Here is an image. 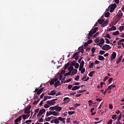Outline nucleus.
<instances>
[{"mask_svg":"<svg viewBox=\"0 0 124 124\" xmlns=\"http://www.w3.org/2000/svg\"><path fill=\"white\" fill-rule=\"evenodd\" d=\"M83 68H84V66H82L80 65L79 68V71H81V70H82Z\"/></svg>","mask_w":124,"mask_h":124,"instance_id":"nucleus-46","label":"nucleus"},{"mask_svg":"<svg viewBox=\"0 0 124 124\" xmlns=\"http://www.w3.org/2000/svg\"><path fill=\"white\" fill-rule=\"evenodd\" d=\"M109 22V20L107 19L102 24V27H106L107 25H108V23Z\"/></svg>","mask_w":124,"mask_h":124,"instance_id":"nucleus-12","label":"nucleus"},{"mask_svg":"<svg viewBox=\"0 0 124 124\" xmlns=\"http://www.w3.org/2000/svg\"><path fill=\"white\" fill-rule=\"evenodd\" d=\"M44 95H45V93H42L40 96V98L41 99L43 98V96H44Z\"/></svg>","mask_w":124,"mask_h":124,"instance_id":"nucleus-59","label":"nucleus"},{"mask_svg":"<svg viewBox=\"0 0 124 124\" xmlns=\"http://www.w3.org/2000/svg\"><path fill=\"white\" fill-rule=\"evenodd\" d=\"M75 68L78 69L79 68V63H76L75 65Z\"/></svg>","mask_w":124,"mask_h":124,"instance_id":"nucleus-34","label":"nucleus"},{"mask_svg":"<svg viewBox=\"0 0 124 124\" xmlns=\"http://www.w3.org/2000/svg\"><path fill=\"white\" fill-rule=\"evenodd\" d=\"M78 106H80V104L77 103L76 104L74 105V107H75V108L78 107Z\"/></svg>","mask_w":124,"mask_h":124,"instance_id":"nucleus-57","label":"nucleus"},{"mask_svg":"<svg viewBox=\"0 0 124 124\" xmlns=\"http://www.w3.org/2000/svg\"><path fill=\"white\" fill-rule=\"evenodd\" d=\"M79 78H80V76H77L75 78V80H76V81H77V80H79Z\"/></svg>","mask_w":124,"mask_h":124,"instance_id":"nucleus-56","label":"nucleus"},{"mask_svg":"<svg viewBox=\"0 0 124 124\" xmlns=\"http://www.w3.org/2000/svg\"><path fill=\"white\" fill-rule=\"evenodd\" d=\"M45 112H46V110H45V109L43 108L40 109L39 110L38 114L37 115V118H39V117H40V116H41L43 114H44Z\"/></svg>","mask_w":124,"mask_h":124,"instance_id":"nucleus-3","label":"nucleus"},{"mask_svg":"<svg viewBox=\"0 0 124 124\" xmlns=\"http://www.w3.org/2000/svg\"><path fill=\"white\" fill-rule=\"evenodd\" d=\"M71 74V72L69 71L68 73L64 74V77H66V76H68V75H70Z\"/></svg>","mask_w":124,"mask_h":124,"instance_id":"nucleus-31","label":"nucleus"},{"mask_svg":"<svg viewBox=\"0 0 124 124\" xmlns=\"http://www.w3.org/2000/svg\"><path fill=\"white\" fill-rule=\"evenodd\" d=\"M21 120H22V116H19L14 121V123H19V122L21 121Z\"/></svg>","mask_w":124,"mask_h":124,"instance_id":"nucleus-14","label":"nucleus"},{"mask_svg":"<svg viewBox=\"0 0 124 124\" xmlns=\"http://www.w3.org/2000/svg\"><path fill=\"white\" fill-rule=\"evenodd\" d=\"M90 35H91L93 36V34H94V33L93 32V29H92L89 32V34Z\"/></svg>","mask_w":124,"mask_h":124,"instance_id":"nucleus-29","label":"nucleus"},{"mask_svg":"<svg viewBox=\"0 0 124 124\" xmlns=\"http://www.w3.org/2000/svg\"><path fill=\"white\" fill-rule=\"evenodd\" d=\"M104 42H105L104 39L101 38L100 40V42L99 43V44H104Z\"/></svg>","mask_w":124,"mask_h":124,"instance_id":"nucleus-23","label":"nucleus"},{"mask_svg":"<svg viewBox=\"0 0 124 124\" xmlns=\"http://www.w3.org/2000/svg\"><path fill=\"white\" fill-rule=\"evenodd\" d=\"M49 109L50 110V111H54V110H55V107H51Z\"/></svg>","mask_w":124,"mask_h":124,"instance_id":"nucleus-42","label":"nucleus"},{"mask_svg":"<svg viewBox=\"0 0 124 124\" xmlns=\"http://www.w3.org/2000/svg\"><path fill=\"white\" fill-rule=\"evenodd\" d=\"M72 80V78H69L68 79H67L66 80V82H64V84H65V83H69V82L71 81V80Z\"/></svg>","mask_w":124,"mask_h":124,"instance_id":"nucleus-38","label":"nucleus"},{"mask_svg":"<svg viewBox=\"0 0 124 124\" xmlns=\"http://www.w3.org/2000/svg\"><path fill=\"white\" fill-rule=\"evenodd\" d=\"M63 101H64L65 103H68L70 101V99L69 97H65L63 98Z\"/></svg>","mask_w":124,"mask_h":124,"instance_id":"nucleus-16","label":"nucleus"},{"mask_svg":"<svg viewBox=\"0 0 124 124\" xmlns=\"http://www.w3.org/2000/svg\"><path fill=\"white\" fill-rule=\"evenodd\" d=\"M116 57H117V53L115 52H112V54L110 56V61H113L116 59Z\"/></svg>","mask_w":124,"mask_h":124,"instance_id":"nucleus-5","label":"nucleus"},{"mask_svg":"<svg viewBox=\"0 0 124 124\" xmlns=\"http://www.w3.org/2000/svg\"><path fill=\"white\" fill-rule=\"evenodd\" d=\"M121 118H122V113H121V114L119 115L117 120H118V121H121Z\"/></svg>","mask_w":124,"mask_h":124,"instance_id":"nucleus-55","label":"nucleus"},{"mask_svg":"<svg viewBox=\"0 0 124 124\" xmlns=\"http://www.w3.org/2000/svg\"><path fill=\"white\" fill-rule=\"evenodd\" d=\"M109 16H110V13L107 12L105 14V17H106V18H108Z\"/></svg>","mask_w":124,"mask_h":124,"instance_id":"nucleus-26","label":"nucleus"},{"mask_svg":"<svg viewBox=\"0 0 124 124\" xmlns=\"http://www.w3.org/2000/svg\"><path fill=\"white\" fill-rule=\"evenodd\" d=\"M117 16L118 17V20H121L123 17V13L122 12V11H119V13L117 15Z\"/></svg>","mask_w":124,"mask_h":124,"instance_id":"nucleus-7","label":"nucleus"},{"mask_svg":"<svg viewBox=\"0 0 124 124\" xmlns=\"http://www.w3.org/2000/svg\"><path fill=\"white\" fill-rule=\"evenodd\" d=\"M109 109H110V110H112V109H113V105L109 104V106H108Z\"/></svg>","mask_w":124,"mask_h":124,"instance_id":"nucleus-63","label":"nucleus"},{"mask_svg":"<svg viewBox=\"0 0 124 124\" xmlns=\"http://www.w3.org/2000/svg\"><path fill=\"white\" fill-rule=\"evenodd\" d=\"M102 49L105 51H108V50H110V49H111V46L108 45H105L102 47Z\"/></svg>","mask_w":124,"mask_h":124,"instance_id":"nucleus-2","label":"nucleus"},{"mask_svg":"<svg viewBox=\"0 0 124 124\" xmlns=\"http://www.w3.org/2000/svg\"><path fill=\"white\" fill-rule=\"evenodd\" d=\"M47 104L48 105H55V104L56 103L55 101H53L52 100H48L46 101Z\"/></svg>","mask_w":124,"mask_h":124,"instance_id":"nucleus-8","label":"nucleus"},{"mask_svg":"<svg viewBox=\"0 0 124 124\" xmlns=\"http://www.w3.org/2000/svg\"><path fill=\"white\" fill-rule=\"evenodd\" d=\"M44 108H49L50 107V105H48V104H46L44 106Z\"/></svg>","mask_w":124,"mask_h":124,"instance_id":"nucleus-39","label":"nucleus"},{"mask_svg":"<svg viewBox=\"0 0 124 124\" xmlns=\"http://www.w3.org/2000/svg\"><path fill=\"white\" fill-rule=\"evenodd\" d=\"M97 22L99 25H102L104 22V19L100 18L98 20Z\"/></svg>","mask_w":124,"mask_h":124,"instance_id":"nucleus-15","label":"nucleus"},{"mask_svg":"<svg viewBox=\"0 0 124 124\" xmlns=\"http://www.w3.org/2000/svg\"><path fill=\"white\" fill-rule=\"evenodd\" d=\"M88 102H89V106H91V105H92V104H93V101L92 100H89V101H88Z\"/></svg>","mask_w":124,"mask_h":124,"instance_id":"nucleus-53","label":"nucleus"},{"mask_svg":"<svg viewBox=\"0 0 124 124\" xmlns=\"http://www.w3.org/2000/svg\"><path fill=\"white\" fill-rule=\"evenodd\" d=\"M120 34V32L119 31H117L113 32V35H118V34Z\"/></svg>","mask_w":124,"mask_h":124,"instance_id":"nucleus-30","label":"nucleus"},{"mask_svg":"<svg viewBox=\"0 0 124 124\" xmlns=\"http://www.w3.org/2000/svg\"><path fill=\"white\" fill-rule=\"evenodd\" d=\"M31 106H29L25 110L24 113L25 114H30L31 113Z\"/></svg>","mask_w":124,"mask_h":124,"instance_id":"nucleus-4","label":"nucleus"},{"mask_svg":"<svg viewBox=\"0 0 124 124\" xmlns=\"http://www.w3.org/2000/svg\"><path fill=\"white\" fill-rule=\"evenodd\" d=\"M59 123L60 121H59V119H54V124H59Z\"/></svg>","mask_w":124,"mask_h":124,"instance_id":"nucleus-35","label":"nucleus"},{"mask_svg":"<svg viewBox=\"0 0 124 124\" xmlns=\"http://www.w3.org/2000/svg\"><path fill=\"white\" fill-rule=\"evenodd\" d=\"M60 85H61V82L60 81H56L54 84V87L57 88V87H58Z\"/></svg>","mask_w":124,"mask_h":124,"instance_id":"nucleus-19","label":"nucleus"},{"mask_svg":"<svg viewBox=\"0 0 124 124\" xmlns=\"http://www.w3.org/2000/svg\"><path fill=\"white\" fill-rule=\"evenodd\" d=\"M105 53V51H104V50H100L99 51V54L100 55H103V54Z\"/></svg>","mask_w":124,"mask_h":124,"instance_id":"nucleus-41","label":"nucleus"},{"mask_svg":"<svg viewBox=\"0 0 124 124\" xmlns=\"http://www.w3.org/2000/svg\"><path fill=\"white\" fill-rule=\"evenodd\" d=\"M37 103H38V101H34L33 103V105H37Z\"/></svg>","mask_w":124,"mask_h":124,"instance_id":"nucleus-62","label":"nucleus"},{"mask_svg":"<svg viewBox=\"0 0 124 124\" xmlns=\"http://www.w3.org/2000/svg\"><path fill=\"white\" fill-rule=\"evenodd\" d=\"M124 26H121L119 28L120 31H124Z\"/></svg>","mask_w":124,"mask_h":124,"instance_id":"nucleus-36","label":"nucleus"},{"mask_svg":"<svg viewBox=\"0 0 124 124\" xmlns=\"http://www.w3.org/2000/svg\"><path fill=\"white\" fill-rule=\"evenodd\" d=\"M112 123H113V120L110 119L108 121L107 124H112Z\"/></svg>","mask_w":124,"mask_h":124,"instance_id":"nucleus-48","label":"nucleus"},{"mask_svg":"<svg viewBox=\"0 0 124 124\" xmlns=\"http://www.w3.org/2000/svg\"><path fill=\"white\" fill-rule=\"evenodd\" d=\"M80 88H81V86H74L72 89V91H76V90H78V89H80Z\"/></svg>","mask_w":124,"mask_h":124,"instance_id":"nucleus-17","label":"nucleus"},{"mask_svg":"<svg viewBox=\"0 0 124 124\" xmlns=\"http://www.w3.org/2000/svg\"><path fill=\"white\" fill-rule=\"evenodd\" d=\"M74 67L71 66L68 68V70H69V71H70L71 72L72 71V70H74Z\"/></svg>","mask_w":124,"mask_h":124,"instance_id":"nucleus-27","label":"nucleus"},{"mask_svg":"<svg viewBox=\"0 0 124 124\" xmlns=\"http://www.w3.org/2000/svg\"><path fill=\"white\" fill-rule=\"evenodd\" d=\"M87 42L89 44H91V43H93V40H89Z\"/></svg>","mask_w":124,"mask_h":124,"instance_id":"nucleus-61","label":"nucleus"},{"mask_svg":"<svg viewBox=\"0 0 124 124\" xmlns=\"http://www.w3.org/2000/svg\"><path fill=\"white\" fill-rule=\"evenodd\" d=\"M116 7H117V4L115 3L111 4L108 6L107 10H109V12H110V13H112V12H113V11L115 10V9H116Z\"/></svg>","mask_w":124,"mask_h":124,"instance_id":"nucleus-1","label":"nucleus"},{"mask_svg":"<svg viewBox=\"0 0 124 124\" xmlns=\"http://www.w3.org/2000/svg\"><path fill=\"white\" fill-rule=\"evenodd\" d=\"M108 91H110V90H112V85L108 86Z\"/></svg>","mask_w":124,"mask_h":124,"instance_id":"nucleus-52","label":"nucleus"},{"mask_svg":"<svg viewBox=\"0 0 124 124\" xmlns=\"http://www.w3.org/2000/svg\"><path fill=\"white\" fill-rule=\"evenodd\" d=\"M63 82H66L65 81V77H64V78H63L61 81V83L62 84H63Z\"/></svg>","mask_w":124,"mask_h":124,"instance_id":"nucleus-51","label":"nucleus"},{"mask_svg":"<svg viewBox=\"0 0 124 124\" xmlns=\"http://www.w3.org/2000/svg\"><path fill=\"white\" fill-rule=\"evenodd\" d=\"M55 79H52L50 82V85H54V84H55Z\"/></svg>","mask_w":124,"mask_h":124,"instance_id":"nucleus-37","label":"nucleus"},{"mask_svg":"<svg viewBox=\"0 0 124 124\" xmlns=\"http://www.w3.org/2000/svg\"><path fill=\"white\" fill-rule=\"evenodd\" d=\"M93 29V31L94 33H95L96 32V31H97V30H98V28L97 27H95L94 29Z\"/></svg>","mask_w":124,"mask_h":124,"instance_id":"nucleus-28","label":"nucleus"},{"mask_svg":"<svg viewBox=\"0 0 124 124\" xmlns=\"http://www.w3.org/2000/svg\"><path fill=\"white\" fill-rule=\"evenodd\" d=\"M90 78L89 77H86V76H84L83 78H81V80H83L84 81H88L89 80Z\"/></svg>","mask_w":124,"mask_h":124,"instance_id":"nucleus-13","label":"nucleus"},{"mask_svg":"<svg viewBox=\"0 0 124 124\" xmlns=\"http://www.w3.org/2000/svg\"><path fill=\"white\" fill-rule=\"evenodd\" d=\"M98 58H99V61H104V60L105 59L104 57H103L101 55H99Z\"/></svg>","mask_w":124,"mask_h":124,"instance_id":"nucleus-22","label":"nucleus"},{"mask_svg":"<svg viewBox=\"0 0 124 124\" xmlns=\"http://www.w3.org/2000/svg\"><path fill=\"white\" fill-rule=\"evenodd\" d=\"M95 72L94 71H92L89 73L88 76H90V77H93V74H94Z\"/></svg>","mask_w":124,"mask_h":124,"instance_id":"nucleus-21","label":"nucleus"},{"mask_svg":"<svg viewBox=\"0 0 124 124\" xmlns=\"http://www.w3.org/2000/svg\"><path fill=\"white\" fill-rule=\"evenodd\" d=\"M108 78H109V77H105V78L103 79L104 82H105L107 80H108Z\"/></svg>","mask_w":124,"mask_h":124,"instance_id":"nucleus-60","label":"nucleus"},{"mask_svg":"<svg viewBox=\"0 0 124 124\" xmlns=\"http://www.w3.org/2000/svg\"><path fill=\"white\" fill-rule=\"evenodd\" d=\"M72 87H73L72 85H68V89L70 90V89H71L72 88Z\"/></svg>","mask_w":124,"mask_h":124,"instance_id":"nucleus-64","label":"nucleus"},{"mask_svg":"<svg viewBox=\"0 0 124 124\" xmlns=\"http://www.w3.org/2000/svg\"><path fill=\"white\" fill-rule=\"evenodd\" d=\"M116 118H117V115H116V114L113 115L111 117V118H112L113 120H115V119H116Z\"/></svg>","mask_w":124,"mask_h":124,"instance_id":"nucleus-54","label":"nucleus"},{"mask_svg":"<svg viewBox=\"0 0 124 124\" xmlns=\"http://www.w3.org/2000/svg\"><path fill=\"white\" fill-rule=\"evenodd\" d=\"M93 64H94V63L92 62V63L89 65V67H90V68H93Z\"/></svg>","mask_w":124,"mask_h":124,"instance_id":"nucleus-43","label":"nucleus"},{"mask_svg":"<svg viewBox=\"0 0 124 124\" xmlns=\"http://www.w3.org/2000/svg\"><path fill=\"white\" fill-rule=\"evenodd\" d=\"M84 64H85V62H84V61H82L80 63V65L84 66Z\"/></svg>","mask_w":124,"mask_h":124,"instance_id":"nucleus-49","label":"nucleus"},{"mask_svg":"<svg viewBox=\"0 0 124 124\" xmlns=\"http://www.w3.org/2000/svg\"><path fill=\"white\" fill-rule=\"evenodd\" d=\"M99 34V32H96L94 35H93V37L95 38V37H96L97 35H98Z\"/></svg>","mask_w":124,"mask_h":124,"instance_id":"nucleus-50","label":"nucleus"},{"mask_svg":"<svg viewBox=\"0 0 124 124\" xmlns=\"http://www.w3.org/2000/svg\"><path fill=\"white\" fill-rule=\"evenodd\" d=\"M44 88H42L41 89H40L37 92V94H40V93H42V92H43V90H44Z\"/></svg>","mask_w":124,"mask_h":124,"instance_id":"nucleus-20","label":"nucleus"},{"mask_svg":"<svg viewBox=\"0 0 124 124\" xmlns=\"http://www.w3.org/2000/svg\"><path fill=\"white\" fill-rule=\"evenodd\" d=\"M64 120H65V119L62 118V117H58V120L60 121V122H62V123L63 124H64V123H65V121H64Z\"/></svg>","mask_w":124,"mask_h":124,"instance_id":"nucleus-18","label":"nucleus"},{"mask_svg":"<svg viewBox=\"0 0 124 124\" xmlns=\"http://www.w3.org/2000/svg\"><path fill=\"white\" fill-rule=\"evenodd\" d=\"M23 120H26V119H28L27 115L24 114L21 116Z\"/></svg>","mask_w":124,"mask_h":124,"instance_id":"nucleus-33","label":"nucleus"},{"mask_svg":"<svg viewBox=\"0 0 124 124\" xmlns=\"http://www.w3.org/2000/svg\"><path fill=\"white\" fill-rule=\"evenodd\" d=\"M64 73H65V70H63L61 71L60 74L61 75H62V74H64Z\"/></svg>","mask_w":124,"mask_h":124,"instance_id":"nucleus-58","label":"nucleus"},{"mask_svg":"<svg viewBox=\"0 0 124 124\" xmlns=\"http://www.w3.org/2000/svg\"><path fill=\"white\" fill-rule=\"evenodd\" d=\"M55 110L57 111V112H61L62 111V108L61 107H58V106H55Z\"/></svg>","mask_w":124,"mask_h":124,"instance_id":"nucleus-9","label":"nucleus"},{"mask_svg":"<svg viewBox=\"0 0 124 124\" xmlns=\"http://www.w3.org/2000/svg\"><path fill=\"white\" fill-rule=\"evenodd\" d=\"M77 71H78L77 69H74L72 73V75L77 74Z\"/></svg>","mask_w":124,"mask_h":124,"instance_id":"nucleus-24","label":"nucleus"},{"mask_svg":"<svg viewBox=\"0 0 124 124\" xmlns=\"http://www.w3.org/2000/svg\"><path fill=\"white\" fill-rule=\"evenodd\" d=\"M68 67V63L65 64L64 67V69L65 70H66L67 69V68Z\"/></svg>","mask_w":124,"mask_h":124,"instance_id":"nucleus-40","label":"nucleus"},{"mask_svg":"<svg viewBox=\"0 0 124 124\" xmlns=\"http://www.w3.org/2000/svg\"><path fill=\"white\" fill-rule=\"evenodd\" d=\"M122 59H123V55H120L118 58V60L116 61L117 64H119L122 61Z\"/></svg>","mask_w":124,"mask_h":124,"instance_id":"nucleus-10","label":"nucleus"},{"mask_svg":"<svg viewBox=\"0 0 124 124\" xmlns=\"http://www.w3.org/2000/svg\"><path fill=\"white\" fill-rule=\"evenodd\" d=\"M79 54H80V52H79V51L76 52L73 56V58H75V60L76 61H78V59H79V56H78V55H79Z\"/></svg>","mask_w":124,"mask_h":124,"instance_id":"nucleus-6","label":"nucleus"},{"mask_svg":"<svg viewBox=\"0 0 124 124\" xmlns=\"http://www.w3.org/2000/svg\"><path fill=\"white\" fill-rule=\"evenodd\" d=\"M48 95H55L56 94V91L55 90H52L50 93H47Z\"/></svg>","mask_w":124,"mask_h":124,"instance_id":"nucleus-11","label":"nucleus"},{"mask_svg":"<svg viewBox=\"0 0 124 124\" xmlns=\"http://www.w3.org/2000/svg\"><path fill=\"white\" fill-rule=\"evenodd\" d=\"M105 40H106V43H107V44H109V43H110V41H109L108 38H105Z\"/></svg>","mask_w":124,"mask_h":124,"instance_id":"nucleus-45","label":"nucleus"},{"mask_svg":"<svg viewBox=\"0 0 124 124\" xmlns=\"http://www.w3.org/2000/svg\"><path fill=\"white\" fill-rule=\"evenodd\" d=\"M68 113L69 115H73V114H75V111H69Z\"/></svg>","mask_w":124,"mask_h":124,"instance_id":"nucleus-47","label":"nucleus"},{"mask_svg":"<svg viewBox=\"0 0 124 124\" xmlns=\"http://www.w3.org/2000/svg\"><path fill=\"white\" fill-rule=\"evenodd\" d=\"M95 49H96V48L94 47H93L92 48L91 51H92V54H94V52H95Z\"/></svg>","mask_w":124,"mask_h":124,"instance_id":"nucleus-32","label":"nucleus"},{"mask_svg":"<svg viewBox=\"0 0 124 124\" xmlns=\"http://www.w3.org/2000/svg\"><path fill=\"white\" fill-rule=\"evenodd\" d=\"M59 112L53 111V116H59Z\"/></svg>","mask_w":124,"mask_h":124,"instance_id":"nucleus-25","label":"nucleus"},{"mask_svg":"<svg viewBox=\"0 0 124 124\" xmlns=\"http://www.w3.org/2000/svg\"><path fill=\"white\" fill-rule=\"evenodd\" d=\"M48 99V96H45L43 99V101H46Z\"/></svg>","mask_w":124,"mask_h":124,"instance_id":"nucleus-44","label":"nucleus"}]
</instances>
